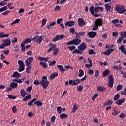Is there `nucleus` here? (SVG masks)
<instances>
[{
    "label": "nucleus",
    "instance_id": "1",
    "mask_svg": "<svg viewBox=\"0 0 126 126\" xmlns=\"http://www.w3.org/2000/svg\"><path fill=\"white\" fill-rule=\"evenodd\" d=\"M49 82L48 81V77L46 76H43L42 79L40 81V84L43 86L44 89H47L49 86Z\"/></svg>",
    "mask_w": 126,
    "mask_h": 126
},
{
    "label": "nucleus",
    "instance_id": "2",
    "mask_svg": "<svg viewBox=\"0 0 126 126\" xmlns=\"http://www.w3.org/2000/svg\"><path fill=\"white\" fill-rule=\"evenodd\" d=\"M115 9L119 14H124L126 11L124 5H116Z\"/></svg>",
    "mask_w": 126,
    "mask_h": 126
},
{
    "label": "nucleus",
    "instance_id": "3",
    "mask_svg": "<svg viewBox=\"0 0 126 126\" xmlns=\"http://www.w3.org/2000/svg\"><path fill=\"white\" fill-rule=\"evenodd\" d=\"M32 40H33L34 42H37L39 44H41V43H42V42L43 41V37L37 35L36 36H34L32 39Z\"/></svg>",
    "mask_w": 126,
    "mask_h": 126
},
{
    "label": "nucleus",
    "instance_id": "4",
    "mask_svg": "<svg viewBox=\"0 0 126 126\" xmlns=\"http://www.w3.org/2000/svg\"><path fill=\"white\" fill-rule=\"evenodd\" d=\"M114 84V77L112 75L109 76V83L108 85L109 87L112 88Z\"/></svg>",
    "mask_w": 126,
    "mask_h": 126
},
{
    "label": "nucleus",
    "instance_id": "5",
    "mask_svg": "<svg viewBox=\"0 0 126 126\" xmlns=\"http://www.w3.org/2000/svg\"><path fill=\"white\" fill-rule=\"evenodd\" d=\"M78 24L79 27H83L84 25H86V23L84 21L83 18H79L78 20Z\"/></svg>",
    "mask_w": 126,
    "mask_h": 126
},
{
    "label": "nucleus",
    "instance_id": "6",
    "mask_svg": "<svg viewBox=\"0 0 126 126\" xmlns=\"http://www.w3.org/2000/svg\"><path fill=\"white\" fill-rule=\"evenodd\" d=\"M87 48V46L85 43H81L79 46H78V48L80 50L84 51Z\"/></svg>",
    "mask_w": 126,
    "mask_h": 126
},
{
    "label": "nucleus",
    "instance_id": "7",
    "mask_svg": "<svg viewBox=\"0 0 126 126\" xmlns=\"http://www.w3.org/2000/svg\"><path fill=\"white\" fill-rule=\"evenodd\" d=\"M25 63H26L27 66H30V64L32 63V57H29L27 58L25 61Z\"/></svg>",
    "mask_w": 126,
    "mask_h": 126
},
{
    "label": "nucleus",
    "instance_id": "8",
    "mask_svg": "<svg viewBox=\"0 0 126 126\" xmlns=\"http://www.w3.org/2000/svg\"><path fill=\"white\" fill-rule=\"evenodd\" d=\"M102 21L103 19L102 18H98L96 19L95 21V24L98 26H101L103 24Z\"/></svg>",
    "mask_w": 126,
    "mask_h": 126
},
{
    "label": "nucleus",
    "instance_id": "9",
    "mask_svg": "<svg viewBox=\"0 0 126 126\" xmlns=\"http://www.w3.org/2000/svg\"><path fill=\"white\" fill-rule=\"evenodd\" d=\"M64 37V36L63 35H61L60 36H59V35H57L56 37H55L53 39V41L54 42H56L59 40H61Z\"/></svg>",
    "mask_w": 126,
    "mask_h": 126
},
{
    "label": "nucleus",
    "instance_id": "10",
    "mask_svg": "<svg viewBox=\"0 0 126 126\" xmlns=\"http://www.w3.org/2000/svg\"><path fill=\"white\" fill-rule=\"evenodd\" d=\"M88 35L91 37V38H94L97 35L96 32H91L88 33Z\"/></svg>",
    "mask_w": 126,
    "mask_h": 126
},
{
    "label": "nucleus",
    "instance_id": "11",
    "mask_svg": "<svg viewBox=\"0 0 126 126\" xmlns=\"http://www.w3.org/2000/svg\"><path fill=\"white\" fill-rule=\"evenodd\" d=\"M78 38H76V39L73 40V45H78L80 43L81 40L79 39Z\"/></svg>",
    "mask_w": 126,
    "mask_h": 126
},
{
    "label": "nucleus",
    "instance_id": "12",
    "mask_svg": "<svg viewBox=\"0 0 126 126\" xmlns=\"http://www.w3.org/2000/svg\"><path fill=\"white\" fill-rule=\"evenodd\" d=\"M113 103V101L111 100H108L107 102H105L104 103V107H106V106H111V105H112Z\"/></svg>",
    "mask_w": 126,
    "mask_h": 126
},
{
    "label": "nucleus",
    "instance_id": "13",
    "mask_svg": "<svg viewBox=\"0 0 126 126\" xmlns=\"http://www.w3.org/2000/svg\"><path fill=\"white\" fill-rule=\"evenodd\" d=\"M34 105H36L37 107H42L43 102L40 100H37L34 102Z\"/></svg>",
    "mask_w": 126,
    "mask_h": 126
},
{
    "label": "nucleus",
    "instance_id": "14",
    "mask_svg": "<svg viewBox=\"0 0 126 126\" xmlns=\"http://www.w3.org/2000/svg\"><path fill=\"white\" fill-rule=\"evenodd\" d=\"M75 22L73 21H67L65 24V26H68V27H71L74 25Z\"/></svg>",
    "mask_w": 126,
    "mask_h": 126
},
{
    "label": "nucleus",
    "instance_id": "15",
    "mask_svg": "<svg viewBox=\"0 0 126 126\" xmlns=\"http://www.w3.org/2000/svg\"><path fill=\"white\" fill-rule=\"evenodd\" d=\"M97 90L100 92H104L106 90V88L104 86H100L97 87Z\"/></svg>",
    "mask_w": 126,
    "mask_h": 126
},
{
    "label": "nucleus",
    "instance_id": "16",
    "mask_svg": "<svg viewBox=\"0 0 126 126\" xmlns=\"http://www.w3.org/2000/svg\"><path fill=\"white\" fill-rule=\"evenodd\" d=\"M3 43L4 44V45L6 46V47H7L8 46H9L10 45V40L9 39H6L3 40Z\"/></svg>",
    "mask_w": 126,
    "mask_h": 126
},
{
    "label": "nucleus",
    "instance_id": "17",
    "mask_svg": "<svg viewBox=\"0 0 126 126\" xmlns=\"http://www.w3.org/2000/svg\"><path fill=\"white\" fill-rule=\"evenodd\" d=\"M21 95L22 97H25L27 94H28L24 89H21L20 91Z\"/></svg>",
    "mask_w": 126,
    "mask_h": 126
},
{
    "label": "nucleus",
    "instance_id": "18",
    "mask_svg": "<svg viewBox=\"0 0 126 126\" xmlns=\"http://www.w3.org/2000/svg\"><path fill=\"white\" fill-rule=\"evenodd\" d=\"M119 50L121 51L125 55H126V48H125V46L122 45L119 48Z\"/></svg>",
    "mask_w": 126,
    "mask_h": 126
},
{
    "label": "nucleus",
    "instance_id": "19",
    "mask_svg": "<svg viewBox=\"0 0 126 126\" xmlns=\"http://www.w3.org/2000/svg\"><path fill=\"white\" fill-rule=\"evenodd\" d=\"M79 107V105L76 104H74L73 107L72 108V110L71 111V113H75V112H76V111L77 110L78 108Z\"/></svg>",
    "mask_w": 126,
    "mask_h": 126
},
{
    "label": "nucleus",
    "instance_id": "20",
    "mask_svg": "<svg viewBox=\"0 0 126 126\" xmlns=\"http://www.w3.org/2000/svg\"><path fill=\"white\" fill-rule=\"evenodd\" d=\"M75 34H76V38H79L80 36H83V35H85V32H80L79 33H77V32H75Z\"/></svg>",
    "mask_w": 126,
    "mask_h": 126
},
{
    "label": "nucleus",
    "instance_id": "21",
    "mask_svg": "<svg viewBox=\"0 0 126 126\" xmlns=\"http://www.w3.org/2000/svg\"><path fill=\"white\" fill-rule=\"evenodd\" d=\"M21 75L18 72H15L12 75V77H15L16 78H19Z\"/></svg>",
    "mask_w": 126,
    "mask_h": 126
},
{
    "label": "nucleus",
    "instance_id": "22",
    "mask_svg": "<svg viewBox=\"0 0 126 126\" xmlns=\"http://www.w3.org/2000/svg\"><path fill=\"white\" fill-rule=\"evenodd\" d=\"M111 8V6L108 4H106L105 5V11H107V12H108L110 10Z\"/></svg>",
    "mask_w": 126,
    "mask_h": 126
},
{
    "label": "nucleus",
    "instance_id": "23",
    "mask_svg": "<svg viewBox=\"0 0 126 126\" xmlns=\"http://www.w3.org/2000/svg\"><path fill=\"white\" fill-rule=\"evenodd\" d=\"M18 84L15 82H12L10 83V87L12 88H16L18 86Z\"/></svg>",
    "mask_w": 126,
    "mask_h": 126
},
{
    "label": "nucleus",
    "instance_id": "24",
    "mask_svg": "<svg viewBox=\"0 0 126 126\" xmlns=\"http://www.w3.org/2000/svg\"><path fill=\"white\" fill-rule=\"evenodd\" d=\"M31 41L32 40L31 38H26L22 43L25 45V44H28V43H31Z\"/></svg>",
    "mask_w": 126,
    "mask_h": 126
},
{
    "label": "nucleus",
    "instance_id": "25",
    "mask_svg": "<svg viewBox=\"0 0 126 126\" xmlns=\"http://www.w3.org/2000/svg\"><path fill=\"white\" fill-rule=\"evenodd\" d=\"M110 74V70L108 69L105 70L103 73V76L104 77H106L108 76Z\"/></svg>",
    "mask_w": 126,
    "mask_h": 126
},
{
    "label": "nucleus",
    "instance_id": "26",
    "mask_svg": "<svg viewBox=\"0 0 126 126\" xmlns=\"http://www.w3.org/2000/svg\"><path fill=\"white\" fill-rule=\"evenodd\" d=\"M58 74L56 72L52 73L50 76V79H53L54 78H55L56 77L58 76Z\"/></svg>",
    "mask_w": 126,
    "mask_h": 126
},
{
    "label": "nucleus",
    "instance_id": "27",
    "mask_svg": "<svg viewBox=\"0 0 126 126\" xmlns=\"http://www.w3.org/2000/svg\"><path fill=\"white\" fill-rule=\"evenodd\" d=\"M57 67L60 69V71L62 72H63L65 71V69L64 68L63 66H62L61 65H58Z\"/></svg>",
    "mask_w": 126,
    "mask_h": 126
},
{
    "label": "nucleus",
    "instance_id": "28",
    "mask_svg": "<svg viewBox=\"0 0 126 126\" xmlns=\"http://www.w3.org/2000/svg\"><path fill=\"white\" fill-rule=\"evenodd\" d=\"M124 101V99H119L117 101L116 104H117V105H118V106H120L121 105H122V104H123Z\"/></svg>",
    "mask_w": 126,
    "mask_h": 126
},
{
    "label": "nucleus",
    "instance_id": "29",
    "mask_svg": "<svg viewBox=\"0 0 126 126\" xmlns=\"http://www.w3.org/2000/svg\"><path fill=\"white\" fill-rule=\"evenodd\" d=\"M94 6H91L90 8V11L91 12V14L92 15H94V14H95V12L94 11Z\"/></svg>",
    "mask_w": 126,
    "mask_h": 126
},
{
    "label": "nucleus",
    "instance_id": "30",
    "mask_svg": "<svg viewBox=\"0 0 126 126\" xmlns=\"http://www.w3.org/2000/svg\"><path fill=\"white\" fill-rule=\"evenodd\" d=\"M18 63L19 66H25V65L24 64V63H23V61L22 60H18Z\"/></svg>",
    "mask_w": 126,
    "mask_h": 126
},
{
    "label": "nucleus",
    "instance_id": "31",
    "mask_svg": "<svg viewBox=\"0 0 126 126\" xmlns=\"http://www.w3.org/2000/svg\"><path fill=\"white\" fill-rule=\"evenodd\" d=\"M60 118L63 120V119H64V118H68V115L65 113H62L60 115Z\"/></svg>",
    "mask_w": 126,
    "mask_h": 126
},
{
    "label": "nucleus",
    "instance_id": "32",
    "mask_svg": "<svg viewBox=\"0 0 126 126\" xmlns=\"http://www.w3.org/2000/svg\"><path fill=\"white\" fill-rule=\"evenodd\" d=\"M80 80L78 79L73 80V85H77L78 84H79Z\"/></svg>",
    "mask_w": 126,
    "mask_h": 126
},
{
    "label": "nucleus",
    "instance_id": "33",
    "mask_svg": "<svg viewBox=\"0 0 126 126\" xmlns=\"http://www.w3.org/2000/svg\"><path fill=\"white\" fill-rule=\"evenodd\" d=\"M76 53L82 54L83 52L80 51L79 50L76 49L73 51V52H72V54H76Z\"/></svg>",
    "mask_w": 126,
    "mask_h": 126
},
{
    "label": "nucleus",
    "instance_id": "34",
    "mask_svg": "<svg viewBox=\"0 0 126 126\" xmlns=\"http://www.w3.org/2000/svg\"><path fill=\"white\" fill-rule=\"evenodd\" d=\"M62 110H63V109L62 108V107L61 106H58L57 107V111L59 115H60V114H61V113L62 112Z\"/></svg>",
    "mask_w": 126,
    "mask_h": 126
},
{
    "label": "nucleus",
    "instance_id": "35",
    "mask_svg": "<svg viewBox=\"0 0 126 126\" xmlns=\"http://www.w3.org/2000/svg\"><path fill=\"white\" fill-rule=\"evenodd\" d=\"M5 10H7V6H5L1 8H0V12H3V11H5Z\"/></svg>",
    "mask_w": 126,
    "mask_h": 126
},
{
    "label": "nucleus",
    "instance_id": "36",
    "mask_svg": "<svg viewBox=\"0 0 126 126\" xmlns=\"http://www.w3.org/2000/svg\"><path fill=\"white\" fill-rule=\"evenodd\" d=\"M40 64L44 67L45 68H47V63H45V62H40Z\"/></svg>",
    "mask_w": 126,
    "mask_h": 126
},
{
    "label": "nucleus",
    "instance_id": "37",
    "mask_svg": "<svg viewBox=\"0 0 126 126\" xmlns=\"http://www.w3.org/2000/svg\"><path fill=\"white\" fill-rule=\"evenodd\" d=\"M79 72V74L78 75V76L79 77H82L84 75V71H83V70H82V69H80Z\"/></svg>",
    "mask_w": 126,
    "mask_h": 126
},
{
    "label": "nucleus",
    "instance_id": "38",
    "mask_svg": "<svg viewBox=\"0 0 126 126\" xmlns=\"http://www.w3.org/2000/svg\"><path fill=\"white\" fill-rule=\"evenodd\" d=\"M25 44H24V43H21V51L22 52H24V51H25Z\"/></svg>",
    "mask_w": 126,
    "mask_h": 126
},
{
    "label": "nucleus",
    "instance_id": "39",
    "mask_svg": "<svg viewBox=\"0 0 126 126\" xmlns=\"http://www.w3.org/2000/svg\"><path fill=\"white\" fill-rule=\"evenodd\" d=\"M19 66L20 67L18 69L19 72H21V71H23V70H24V67H25V66Z\"/></svg>",
    "mask_w": 126,
    "mask_h": 126
},
{
    "label": "nucleus",
    "instance_id": "40",
    "mask_svg": "<svg viewBox=\"0 0 126 126\" xmlns=\"http://www.w3.org/2000/svg\"><path fill=\"white\" fill-rule=\"evenodd\" d=\"M26 90L27 92H31V91H32V85H31L30 87H27Z\"/></svg>",
    "mask_w": 126,
    "mask_h": 126
},
{
    "label": "nucleus",
    "instance_id": "41",
    "mask_svg": "<svg viewBox=\"0 0 126 126\" xmlns=\"http://www.w3.org/2000/svg\"><path fill=\"white\" fill-rule=\"evenodd\" d=\"M102 54H104L105 55H110V54H111V52L109 49H108L106 52H102Z\"/></svg>",
    "mask_w": 126,
    "mask_h": 126
},
{
    "label": "nucleus",
    "instance_id": "42",
    "mask_svg": "<svg viewBox=\"0 0 126 126\" xmlns=\"http://www.w3.org/2000/svg\"><path fill=\"white\" fill-rule=\"evenodd\" d=\"M7 96H8L9 99H16V96H12V95H11V94H7Z\"/></svg>",
    "mask_w": 126,
    "mask_h": 126
},
{
    "label": "nucleus",
    "instance_id": "43",
    "mask_svg": "<svg viewBox=\"0 0 126 126\" xmlns=\"http://www.w3.org/2000/svg\"><path fill=\"white\" fill-rule=\"evenodd\" d=\"M122 88H123V85L122 84H120L118 85L117 87V91H120V90H121Z\"/></svg>",
    "mask_w": 126,
    "mask_h": 126
},
{
    "label": "nucleus",
    "instance_id": "44",
    "mask_svg": "<svg viewBox=\"0 0 126 126\" xmlns=\"http://www.w3.org/2000/svg\"><path fill=\"white\" fill-rule=\"evenodd\" d=\"M46 23H47V19H43L42 20V22L41 27H44V26H45V25H46Z\"/></svg>",
    "mask_w": 126,
    "mask_h": 126
},
{
    "label": "nucleus",
    "instance_id": "45",
    "mask_svg": "<svg viewBox=\"0 0 126 126\" xmlns=\"http://www.w3.org/2000/svg\"><path fill=\"white\" fill-rule=\"evenodd\" d=\"M120 98V95L118 94H116L114 97V101H117V100H118Z\"/></svg>",
    "mask_w": 126,
    "mask_h": 126
},
{
    "label": "nucleus",
    "instance_id": "46",
    "mask_svg": "<svg viewBox=\"0 0 126 126\" xmlns=\"http://www.w3.org/2000/svg\"><path fill=\"white\" fill-rule=\"evenodd\" d=\"M116 110L117 108L114 107L113 109L114 112L112 113V115H113V116H117L118 113L116 112Z\"/></svg>",
    "mask_w": 126,
    "mask_h": 126
},
{
    "label": "nucleus",
    "instance_id": "47",
    "mask_svg": "<svg viewBox=\"0 0 126 126\" xmlns=\"http://www.w3.org/2000/svg\"><path fill=\"white\" fill-rule=\"evenodd\" d=\"M13 81H15V82H17L18 83H22V81L21 79H13Z\"/></svg>",
    "mask_w": 126,
    "mask_h": 126
},
{
    "label": "nucleus",
    "instance_id": "48",
    "mask_svg": "<svg viewBox=\"0 0 126 126\" xmlns=\"http://www.w3.org/2000/svg\"><path fill=\"white\" fill-rule=\"evenodd\" d=\"M124 39L123 37H120L118 40L117 41V43L118 44H121L122 41Z\"/></svg>",
    "mask_w": 126,
    "mask_h": 126
},
{
    "label": "nucleus",
    "instance_id": "49",
    "mask_svg": "<svg viewBox=\"0 0 126 126\" xmlns=\"http://www.w3.org/2000/svg\"><path fill=\"white\" fill-rule=\"evenodd\" d=\"M88 52L89 55H93L95 54V52L94 51L93 49H90Z\"/></svg>",
    "mask_w": 126,
    "mask_h": 126
},
{
    "label": "nucleus",
    "instance_id": "50",
    "mask_svg": "<svg viewBox=\"0 0 126 126\" xmlns=\"http://www.w3.org/2000/svg\"><path fill=\"white\" fill-rule=\"evenodd\" d=\"M99 94H95L94 96L92 97V100L93 101H94V100H95V99L97 98V97H98Z\"/></svg>",
    "mask_w": 126,
    "mask_h": 126
},
{
    "label": "nucleus",
    "instance_id": "51",
    "mask_svg": "<svg viewBox=\"0 0 126 126\" xmlns=\"http://www.w3.org/2000/svg\"><path fill=\"white\" fill-rule=\"evenodd\" d=\"M69 32H70V33H72V34H74V33H75V32H76L75 29L74 28H71L69 30Z\"/></svg>",
    "mask_w": 126,
    "mask_h": 126
},
{
    "label": "nucleus",
    "instance_id": "52",
    "mask_svg": "<svg viewBox=\"0 0 126 126\" xmlns=\"http://www.w3.org/2000/svg\"><path fill=\"white\" fill-rule=\"evenodd\" d=\"M83 89V86H81L80 85L77 87L78 91H82Z\"/></svg>",
    "mask_w": 126,
    "mask_h": 126
},
{
    "label": "nucleus",
    "instance_id": "53",
    "mask_svg": "<svg viewBox=\"0 0 126 126\" xmlns=\"http://www.w3.org/2000/svg\"><path fill=\"white\" fill-rule=\"evenodd\" d=\"M121 35L122 36H123L124 37L126 38V32H122L121 33Z\"/></svg>",
    "mask_w": 126,
    "mask_h": 126
},
{
    "label": "nucleus",
    "instance_id": "54",
    "mask_svg": "<svg viewBox=\"0 0 126 126\" xmlns=\"http://www.w3.org/2000/svg\"><path fill=\"white\" fill-rule=\"evenodd\" d=\"M56 62L55 61H53L49 63V66H53V65H55L56 64Z\"/></svg>",
    "mask_w": 126,
    "mask_h": 126
},
{
    "label": "nucleus",
    "instance_id": "55",
    "mask_svg": "<svg viewBox=\"0 0 126 126\" xmlns=\"http://www.w3.org/2000/svg\"><path fill=\"white\" fill-rule=\"evenodd\" d=\"M68 48L69 49L70 51H72L73 50L76 48V47L75 46H68Z\"/></svg>",
    "mask_w": 126,
    "mask_h": 126
},
{
    "label": "nucleus",
    "instance_id": "56",
    "mask_svg": "<svg viewBox=\"0 0 126 126\" xmlns=\"http://www.w3.org/2000/svg\"><path fill=\"white\" fill-rule=\"evenodd\" d=\"M98 26H99L98 25H97V24H95L94 25V27L93 30H94V31L97 30L98 29Z\"/></svg>",
    "mask_w": 126,
    "mask_h": 126
},
{
    "label": "nucleus",
    "instance_id": "57",
    "mask_svg": "<svg viewBox=\"0 0 126 126\" xmlns=\"http://www.w3.org/2000/svg\"><path fill=\"white\" fill-rule=\"evenodd\" d=\"M33 83L35 85H38L41 84V82H39V80H34Z\"/></svg>",
    "mask_w": 126,
    "mask_h": 126
},
{
    "label": "nucleus",
    "instance_id": "58",
    "mask_svg": "<svg viewBox=\"0 0 126 126\" xmlns=\"http://www.w3.org/2000/svg\"><path fill=\"white\" fill-rule=\"evenodd\" d=\"M55 120H56V117L54 115L51 118V122H52V123H54Z\"/></svg>",
    "mask_w": 126,
    "mask_h": 126
},
{
    "label": "nucleus",
    "instance_id": "59",
    "mask_svg": "<svg viewBox=\"0 0 126 126\" xmlns=\"http://www.w3.org/2000/svg\"><path fill=\"white\" fill-rule=\"evenodd\" d=\"M9 12H10V10H7V11L3 12L2 13V14H3V15H7V14H8V13H9Z\"/></svg>",
    "mask_w": 126,
    "mask_h": 126
},
{
    "label": "nucleus",
    "instance_id": "60",
    "mask_svg": "<svg viewBox=\"0 0 126 126\" xmlns=\"http://www.w3.org/2000/svg\"><path fill=\"white\" fill-rule=\"evenodd\" d=\"M119 22V20L118 19H115L112 21V23L113 24L118 23Z\"/></svg>",
    "mask_w": 126,
    "mask_h": 126
},
{
    "label": "nucleus",
    "instance_id": "61",
    "mask_svg": "<svg viewBox=\"0 0 126 126\" xmlns=\"http://www.w3.org/2000/svg\"><path fill=\"white\" fill-rule=\"evenodd\" d=\"M108 37V35L106 33H104L102 36V38H103V39H104L105 40H106L107 38Z\"/></svg>",
    "mask_w": 126,
    "mask_h": 126
},
{
    "label": "nucleus",
    "instance_id": "62",
    "mask_svg": "<svg viewBox=\"0 0 126 126\" xmlns=\"http://www.w3.org/2000/svg\"><path fill=\"white\" fill-rule=\"evenodd\" d=\"M60 10H61V6H57L55 8V11H60Z\"/></svg>",
    "mask_w": 126,
    "mask_h": 126
},
{
    "label": "nucleus",
    "instance_id": "63",
    "mask_svg": "<svg viewBox=\"0 0 126 126\" xmlns=\"http://www.w3.org/2000/svg\"><path fill=\"white\" fill-rule=\"evenodd\" d=\"M59 52V49H56L53 53V54L56 56L57 55L58 53Z\"/></svg>",
    "mask_w": 126,
    "mask_h": 126
},
{
    "label": "nucleus",
    "instance_id": "64",
    "mask_svg": "<svg viewBox=\"0 0 126 126\" xmlns=\"http://www.w3.org/2000/svg\"><path fill=\"white\" fill-rule=\"evenodd\" d=\"M63 21V19L62 18H59L57 20V23L58 24H60Z\"/></svg>",
    "mask_w": 126,
    "mask_h": 126
}]
</instances>
